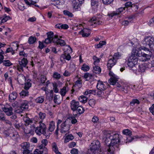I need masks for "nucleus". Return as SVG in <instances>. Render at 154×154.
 Here are the masks:
<instances>
[{"label": "nucleus", "mask_w": 154, "mask_h": 154, "mask_svg": "<svg viewBox=\"0 0 154 154\" xmlns=\"http://www.w3.org/2000/svg\"><path fill=\"white\" fill-rule=\"evenodd\" d=\"M10 17L9 16H5L3 17L2 19L1 20V23H4L5 22H6L8 20L10 19Z\"/></svg>", "instance_id": "680f3d73"}, {"label": "nucleus", "mask_w": 154, "mask_h": 154, "mask_svg": "<svg viewBox=\"0 0 154 154\" xmlns=\"http://www.w3.org/2000/svg\"><path fill=\"white\" fill-rule=\"evenodd\" d=\"M84 0H73V8L76 10H79L80 6Z\"/></svg>", "instance_id": "9d476101"}, {"label": "nucleus", "mask_w": 154, "mask_h": 154, "mask_svg": "<svg viewBox=\"0 0 154 154\" xmlns=\"http://www.w3.org/2000/svg\"><path fill=\"white\" fill-rule=\"evenodd\" d=\"M154 38L151 36L146 37L144 39V44H146V45L149 46L151 50L153 49L154 46Z\"/></svg>", "instance_id": "20e7f679"}, {"label": "nucleus", "mask_w": 154, "mask_h": 154, "mask_svg": "<svg viewBox=\"0 0 154 154\" xmlns=\"http://www.w3.org/2000/svg\"><path fill=\"white\" fill-rule=\"evenodd\" d=\"M39 118L42 120H43L45 118L46 114L45 113L40 112L39 114Z\"/></svg>", "instance_id": "69168bd1"}, {"label": "nucleus", "mask_w": 154, "mask_h": 154, "mask_svg": "<svg viewBox=\"0 0 154 154\" xmlns=\"http://www.w3.org/2000/svg\"><path fill=\"white\" fill-rule=\"evenodd\" d=\"M61 122L62 121L60 119H59L57 122V128L55 131V133L57 135L58 134L59 125L61 123Z\"/></svg>", "instance_id": "49530a36"}, {"label": "nucleus", "mask_w": 154, "mask_h": 154, "mask_svg": "<svg viewBox=\"0 0 154 154\" xmlns=\"http://www.w3.org/2000/svg\"><path fill=\"white\" fill-rule=\"evenodd\" d=\"M31 80L29 79H28L26 83H25L24 89L25 90H28L32 86V83L30 82Z\"/></svg>", "instance_id": "c85d7f7f"}, {"label": "nucleus", "mask_w": 154, "mask_h": 154, "mask_svg": "<svg viewBox=\"0 0 154 154\" xmlns=\"http://www.w3.org/2000/svg\"><path fill=\"white\" fill-rule=\"evenodd\" d=\"M93 59L94 60V64L95 65H97L100 61V59L95 56H93Z\"/></svg>", "instance_id": "8fccbe9b"}, {"label": "nucleus", "mask_w": 154, "mask_h": 154, "mask_svg": "<svg viewBox=\"0 0 154 154\" xmlns=\"http://www.w3.org/2000/svg\"><path fill=\"white\" fill-rule=\"evenodd\" d=\"M44 100V98L43 97H40L37 98L35 100L37 103H42Z\"/></svg>", "instance_id": "79ce46f5"}, {"label": "nucleus", "mask_w": 154, "mask_h": 154, "mask_svg": "<svg viewBox=\"0 0 154 154\" xmlns=\"http://www.w3.org/2000/svg\"><path fill=\"white\" fill-rule=\"evenodd\" d=\"M52 146L53 150L55 153L56 154H61V153L59 151L57 144L55 143H52Z\"/></svg>", "instance_id": "393cba45"}, {"label": "nucleus", "mask_w": 154, "mask_h": 154, "mask_svg": "<svg viewBox=\"0 0 154 154\" xmlns=\"http://www.w3.org/2000/svg\"><path fill=\"white\" fill-rule=\"evenodd\" d=\"M27 63V59L25 58H23L22 59L21 61L19 62V64L17 65V70L19 71H23V67H26Z\"/></svg>", "instance_id": "0eeeda50"}, {"label": "nucleus", "mask_w": 154, "mask_h": 154, "mask_svg": "<svg viewBox=\"0 0 154 154\" xmlns=\"http://www.w3.org/2000/svg\"><path fill=\"white\" fill-rule=\"evenodd\" d=\"M50 95L51 98H53V92L51 91L50 93ZM53 100L54 102L57 104H59L61 102V99H60V96L58 95H55L53 97Z\"/></svg>", "instance_id": "f8f14e48"}, {"label": "nucleus", "mask_w": 154, "mask_h": 154, "mask_svg": "<svg viewBox=\"0 0 154 154\" xmlns=\"http://www.w3.org/2000/svg\"><path fill=\"white\" fill-rule=\"evenodd\" d=\"M81 69L85 72H87L89 69V67L88 65L84 64L82 66Z\"/></svg>", "instance_id": "37998d69"}, {"label": "nucleus", "mask_w": 154, "mask_h": 154, "mask_svg": "<svg viewBox=\"0 0 154 154\" xmlns=\"http://www.w3.org/2000/svg\"><path fill=\"white\" fill-rule=\"evenodd\" d=\"M46 80V78L45 76L43 75H41L40 78V81L41 83L43 84L45 83Z\"/></svg>", "instance_id": "e2e57ef3"}, {"label": "nucleus", "mask_w": 154, "mask_h": 154, "mask_svg": "<svg viewBox=\"0 0 154 154\" xmlns=\"http://www.w3.org/2000/svg\"><path fill=\"white\" fill-rule=\"evenodd\" d=\"M26 4L29 6L32 5H34L35 7H38V6L36 4V2L32 0H24Z\"/></svg>", "instance_id": "5701e85b"}, {"label": "nucleus", "mask_w": 154, "mask_h": 154, "mask_svg": "<svg viewBox=\"0 0 154 154\" xmlns=\"http://www.w3.org/2000/svg\"><path fill=\"white\" fill-rule=\"evenodd\" d=\"M125 8H128L129 7H131L132 6V4L131 2H127L125 4Z\"/></svg>", "instance_id": "0e129e2a"}, {"label": "nucleus", "mask_w": 154, "mask_h": 154, "mask_svg": "<svg viewBox=\"0 0 154 154\" xmlns=\"http://www.w3.org/2000/svg\"><path fill=\"white\" fill-rule=\"evenodd\" d=\"M91 7L94 11H96L98 5V0H91Z\"/></svg>", "instance_id": "f3484780"}, {"label": "nucleus", "mask_w": 154, "mask_h": 154, "mask_svg": "<svg viewBox=\"0 0 154 154\" xmlns=\"http://www.w3.org/2000/svg\"><path fill=\"white\" fill-rule=\"evenodd\" d=\"M66 86H64L63 88L60 89V93L62 96L63 97L64 96L66 92Z\"/></svg>", "instance_id": "c9c22d12"}, {"label": "nucleus", "mask_w": 154, "mask_h": 154, "mask_svg": "<svg viewBox=\"0 0 154 154\" xmlns=\"http://www.w3.org/2000/svg\"><path fill=\"white\" fill-rule=\"evenodd\" d=\"M79 151L77 149L75 148H73L70 151V153L72 154H78Z\"/></svg>", "instance_id": "338daca9"}, {"label": "nucleus", "mask_w": 154, "mask_h": 154, "mask_svg": "<svg viewBox=\"0 0 154 154\" xmlns=\"http://www.w3.org/2000/svg\"><path fill=\"white\" fill-rule=\"evenodd\" d=\"M93 68L94 70V71L96 74H99L101 72V68L98 66L95 65L93 66Z\"/></svg>", "instance_id": "72a5a7b5"}, {"label": "nucleus", "mask_w": 154, "mask_h": 154, "mask_svg": "<svg viewBox=\"0 0 154 154\" xmlns=\"http://www.w3.org/2000/svg\"><path fill=\"white\" fill-rule=\"evenodd\" d=\"M10 137L13 140H17V138L19 137V135L17 133L15 134L13 133L10 135Z\"/></svg>", "instance_id": "864d4df0"}, {"label": "nucleus", "mask_w": 154, "mask_h": 154, "mask_svg": "<svg viewBox=\"0 0 154 154\" xmlns=\"http://www.w3.org/2000/svg\"><path fill=\"white\" fill-rule=\"evenodd\" d=\"M109 139L111 140V141L110 144H109L108 146V154H114V152L115 150L119 149V145L121 140L120 136L117 134H115L112 135L108 134L106 136V141H109Z\"/></svg>", "instance_id": "f257e3e1"}, {"label": "nucleus", "mask_w": 154, "mask_h": 154, "mask_svg": "<svg viewBox=\"0 0 154 154\" xmlns=\"http://www.w3.org/2000/svg\"><path fill=\"white\" fill-rule=\"evenodd\" d=\"M53 77L57 79H59L60 78L61 76L60 74L57 72H54L53 75Z\"/></svg>", "instance_id": "bf43d9fd"}, {"label": "nucleus", "mask_w": 154, "mask_h": 154, "mask_svg": "<svg viewBox=\"0 0 154 154\" xmlns=\"http://www.w3.org/2000/svg\"><path fill=\"white\" fill-rule=\"evenodd\" d=\"M82 86V80H77L75 82L74 87H78L79 88H81Z\"/></svg>", "instance_id": "e433bc0d"}, {"label": "nucleus", "mask_w": 154, "mask_h": 154, "mask_svg": "<svg viewBox=\"0 0 154 154\" xmlns=\"http://www.w3.org/2000/svg\"><path fill=\"white\" fill-rule=\"evenodd\" d=\"M139 69L138 71L140 72H143L145 71L146 67L143 65H140L139 66Z\"/></svg>", "instance_id": "5fc2aeb1"}, {"label": "nucleus", "mask_w": 154, "mask_h": 154, "mask_svg": "<svg viewBox=\"0 0 154 154\" xmlns=\"http://www.w3.org/2000/svg\"><path fill=\"white\" fill-rule=\"evenodd\" d=\"M123 133L126 135L131 136L132 135V133L131 131L128 129H125L123 131Z\"/></svg>", "instance_id": "4c0bfd02"}, {"label": "nucleus", "mask_w": 154, "mask_h": 154, "mask_svg": "<svg viewBox=\"0 0 154 154\" xmlns=\"http://www.w3.org/2000/svg\"><path fill=\"white\" fill-rule=\"evenodd\" d=\"M40 154H48V149L47 148H45L43 150H40Z\"/></svg>", "instance_id": "774afa93"}, {"label": "nucleus", "mask_w": 154, "mask_h": 154, "mask_svg": "<svg viewBox=\"0 0 154 154\" xmlns=\"http://www.w3.org/2000/svg\"><path fill=\"white\" fill-rule=\"evenodd\" d=\"M63 13L64 15L69 17H72L73 16V14L67 10H64L63 11Z\"/></svg>", "instance_id": "a18cd8bd"}, {"label": "nucleus", "mask_w": 154, "mask_h": 154, "mask_svg": "<svg viewBox=\"0 0 154 154\" xmlns=\"http://www.w3.org/2000/svg\"><path fill=\"white\" fill-rule=\"evenodd\" d=\"M135 103L139 104L140 103V101L137 99H133L130 103L132 106H134Z\"/></svg>", "instance_id": "13d9d810"}, {"label": "nucleus", "mask_w": 154, "mask_h": 154, "mask_svg": "<svg viewBox=\"0 0 154 154\" xmlns=\"http://www.w3.org/2000/svg\"><path fill=\"white\" fill-rule=\"evenodd\" d=\"M89 22L91 26L99 25L102 23V19L95 17H94L89 20Z\"/></svg>", "instance_id": "423d86ee"}, {"label": "nucleus", "mask_w": 154, "mask_h": 154, "mask_svg": "<svg viewBox=\"0 0 154 154\" xmlns=\"http://www.w3.org/2000/svg\"><path fill=\"white\" fill-rule=\"evenodd\" d=\"M99 118L96 116H94L92 119V121L94 123H97L99 122Z\"/></svg>", "instance_id": "4d7b16f0"}, {"label": "nucleus", "mask_w": 154, "mask_h": 154, "mask_svg": "<svg viewBox=\"0 0 154 154\" xmlns=\"http://www.w3.org/2000/svg\"><path fill=\"white\" fill-rule=\"evenodd\" d=\"M39 126L37 127L35 130V133L38 135H40L42 134L47 136L46 133V127L44 123L42 122V121L39 122Z\"/></svg>", "instance_id": "7ed1b4c3"}, {"label": "nucleus", "mask_w": 154, "mask_h": 154, "mask_svg": "<svg viewBox=\"0 0 154 154\" xmlns=\"http://www.w3.org/2000/svg\"><path fill=\"white\" fill-rule=\"evenodd\" d=\"M74 139V137L72 134H70L67 136L64 140L65 143L68 142L69 141L72 140Z\"/></svg>", "instance_id": "2f4dec72"}, {"label": "nucleus", "mask_w": 154, "mask_h": 154, "mask_svg": "<svg viewBox=\"0 0 154 154\" xmlns=\"http://www.w3.org/2000/svg\"><path fill=\"white\" fill-rule=\"evenodd\" d=\"M76 111L77 114L75 115V116H77V114H81L83 113H84V109L80 106H79L77 109L76 110Z\"/></svg>", "instance_id": "cd10ccee"}, {"label": "nucleus", "mask_w": 154, "mask_h": 154, "mask_svg": "<svg viewBox=\"0 0 154 154\" xmlns=\"http://www.w3.org/2000/svg\"><path fill=\"white\" fill-rule=\"evenodd\" d=\"M3 64L4 65L6 66H9L12 65L13 64L11 62L10 60H5L4 61Z\"/></svg>", "instance_id": "a19ab883"}, {"label": "nucleus", "mask_w": 154, "mask_h": 154, "mask_svg": "<svg viewBox=\"0 0 154 154\" xmlns=\"http://www.w3.org/2000/svg\"><path fill=\"white\" fill-rule=\"evenodd\" d=\"M96 94V90H86L84 93V94L87 95L88 94H92L95 95Z\"/></svg>", "instance_id": "c756f323"}, {"label": "nucleus", "mask_w": 154, "mask_h": 154, "mask_svg": "<svg viewBox=\"0 0 154 154\" xmlns=\"http://www.w3.org/2000/svg\"><path fill=\"white\" fill-rule=\"evenodd\" d=\"M55 128V123L53 121H51L49 125L48 130L50 132H52Z\"/></svg>", "instance_id": "b1692460"}, {"label": "nucleus", "mask_w": 154, "mask_h": 154, "mask_svg": "<svg viewBox=\"0 0 154 154\" xmlns=\"http://www.w3.org/2000/svg\"><path fill=\"white\" fill-rule=\"evenodd\" d=\"M137 63H134L131 61V60H128V65L129 67L131 68L133 67L134 66H135V65Z\"/></svg>", "instance_id": "6e6d98bb"}, {"label": "nucleus", "mask_w": 154, "mask_h": 154, "mask_svg": "<svg viewBox=\"0 0 154 154\" xmlns=\"http://www.w3.org/2000/svg\"><path fill=\"white\" fill-rule=\"evenodd\" d=\"M128 60H131V61L134 63H137L138 58L136 56L132 54V53L131 55L130 56Z\"/></svg>", "instance_id": "a878e982"}, {"label": "nucleus", "mask_w": 154, "mask_h": 154, "mask_svg": "<svg viewBox=\"0 0 154 154\" xmlns=\"http://www.w3.org/2000/svg\"><path fill=\"white\" fill-rule=\"evenodd\" d=\"M17 79L19 83L21 85H23L24 83L25 82V77L22 74L18 75L17 77Z\"/></svg>", "instance_id": "dca6fc26"}, {"label": "nucleus", "mask_w": 154, "mask_h": 154, "mask_svg": "<svg viewBox=\"0 0 154 154\" xmlns=\"http://www.w3.org/2000/svg\"><path fill=\"white\" fill-rule=\"evenodd\" d=\"M107 83L99 80L97 85V88L100 91H104L107 88Z\"/></svg>", "instance_id": "1a4fd4ad"}, {"label": "nucleus", "mask_w": 154, "mask_h": 154, "mask_svg": "<svg viewBox=\"0 0 154 154\" xmlns=\"http://www.w3.org/2000/svg\"><path fill=\"white\" fill-rule=\"evenodd\" d=\"M36 40V38L35 37L31 36L30 37L29 39V44H32L35 42Z\"/></svg>", "instance_id": "58836bf2"}, {"label": "nucleus", "mask_w": 154, "mask_h": 154, "mask_svg": "<svg viewBox=\"0 0 154 154\" xmlns=\"http://www.w3.org/2000/svg\"><path fill=\"white\" fill-rule=\"evenodd\" d=\"M132 53L137 57H140L142 55H143V53L144 52L142 51L141 49L139 48L138 49L133 50Z\"/></svg>", "instance_id": "6ab92c4d"}, {"label": "nucleus", "mask_w": 154, "mask_h": 154, "mask_svg": "<svg viewBox=\"0 0 154 154\" xmlns=\"http://www.w3.org/2000/svg\"><path fill=\"white\" fill-rule=\"evenodd\" d=\"M48 37L45 40V43L46 44L53 43L57 45L63 46L66 45L65 41L58 38L57 35H54V33L49 32L47 33Z\"/></svg>", "instance_id": "f03ea898"}, {"label": "nucleus", "mask_w": 154, "mask_h": 154, "mask_svg": "<svg viewBox=\"0 0 154 154\" xmlns=\"http://www.w3.org/2000/svg\"><path fill=\"white\" fill-rule=\"evenodd\" d=\"M116 61L113 58H111L108 60L107 63V67L108 69L110 70L111 68L116 63Z\"/></svg>", "instance_id": "ddd939ff"}, {"label": "nucleus", "mask_w": 154, "mask_h": 154, "mask_svg": "<svg viewBox=\"0 0 154 154\" xmlns=\"http://www.w3.org/2000/svg\"><path fill=\"white\" fill-rule=\"evenodd\" d=\"M125 7H121L119 8L116 10V13H115V15H118L121 13L124 10H125Z\"/></svg>", "instance_id": "603ef678"}, {"label": "nucleus", "mask_w": 154, "mask_h": 154, "mask_svg": "<svg viewBox=\"0 0 154 154\" xmlns=\"http://www.w3.org/2000/svg\"><path fill=\"white\" fill-rule=\"evenodd\" d=\"M119 78L117 77L111 78L109 80V82L110 85H115L118 80Z\"/></svg>", "instance_id": "bb28decb"}, {"label": "nucleus", "mask_w": 154, "mask_h": 154, "mask_svg": "<svg viewBox=\"0 0 154 154\" xmlns=\"http://www.w3.org/2000/svg\"><path fill=\"white\" fill-rule=\"evenodd\" d=\"M87 98L83 95L80 96L79 98V101L83 103H85L87 102Z\"/></svg>", "instance_id": "f704fd0d"}, {"label": "nucleus", "mask_w": 154, "mask_h": 154, "mask_svg": "<svg viewBox=\"0 0 154 154\" xmlns=\"http://www.w3.org/2000/svg\"><path fill=\"white\" fill-rule=\"evenodd\" d=\"M80 33L83 37H87L90 34V30L87 28H84L80 32Z\"/></svg>", "instance_id": "a211bd4d"}, {"label": "nucleus", "mask_w": 154, "mask_h": 154, "mask_svg": "<svg viewBox=\"0 0 154 154\" xmlns=\"http://www.w3.org/2000/svg\"><path fill=\"white\" fill-rule=\"evenodd\" d=\"M88 103L90 106L93 107L95 103V100L93 99H90L88 101Z\"/></svg>", "instance_id": "09e8293b"}, {"label": "nucleus", "mask_w": 154, "mask_h": 154, "mask_svg": "<svg viewBox=\"0 0 154 154\" xmlns=\"http://www.w3.org/2000/svg\"><path fill=\"white\" fill-rule=\"evenodd\" d=\"M100 146V143L98 140L94 141L90 146V149L91 152L94 153L98 150Z\"/></svg>", "instance_id": "39448f33"}, {"label": "nucleus", "mask_w": 154, "mask_h": 154, "mask_svg": "<svg viewBox=\"0 0 154 154\" xmlns=\"http://www.w3.org/2000/svg\"><path fill=\"white\" fill-rule=\"evenodd\" d=\"M17 94L16 92H13L9 96V100L11 102L14 101L17 98Z\"/></svg>", "instance_id": "4be33fe9"}, {"label": "nucleus", "mask_w": 154, "mask_h": 154, "mask_svg": "<svg viewBox=\"0 0 154 154\" xmlns=\"http://www.w3.org/2000/svg\"><path fill=\"white\" fill-rule=\"evenodd\" d=\"M150 56L143 53L139 58V60L142 61H146L149 60L150 58Z\"/></svg>", "instance_id": "412c9836"}, {"label": "nucleus", "mask_w": 154, "mask_h": 154, "mask_svg": "<svg viewBox=\"0 0 154 154\" xmlns=\"http://www.w3.org/2000/svg\"><path fill=\"white\" fill-rule=\"evenodd\" d=\"M129 86L128 85H126L125 86H122L121 90L124 91L125 92L127 93V91L129 90Z\"/></svg>", "instance_id": "052dcab7"}, {"label": "nucleus", "mask_w": 154, "mask_h": 154, "mask_svg": "<svg viewBox=\"0 0 154 154\" xmlns=\"http://www.w3.org/2000/svg\"><path fill=\"white\" fill-rule=\"evenodd\" d=\"M134 137H132L130 136L128 137L126 139V141H123L122 140V144H123L124 143H128L132 141L134 139Z\"/></svg>", "instance_id": "c03bdc74"}, {"label": "nucleus", "mask_w": 154, "mask_h": 154, "mask_svg": "<svg viewBox=\"0 0 154 154\" xmlns=\"http://www.w3.org/2000/svg\"><path fill=\"white\" fill-rule=\"evenodd\" d=\"M22 150L23 151L27 150L30 149V144L28 142H24L21 144Z\"/></svg>", "instance_id": "aec40b11"}, {"label": "nucleus", "mask_w": 154, "mask_h": 154, "mask_svg": "<svg viewBox=\"0 0 154 154\" xmlns=\"http://www.w3.org/2000/svg\"><path fill=\"white\" fill-rule=\"evenodd\" d=\"M70 104L71 109L73 112L76 111L77 108L80 106L79 102L75 100H72Z\"/></svg>", "instance_id": "9b49d317"}, {"label": "nucleus", "mask_w": 154, "mask_h": 154, "mask_svg": "<svg viewBox=\"0 0 154 154\" xmlns=\"http://www.w3.org/2000/svg\"><path fill=\"white\" fill-rule=\"evenodd\" d=\"M69 129V125L66 121L60 125V131L62 133H65L68 132Z\"/></svg>", "instance_id": "6e6552de"}, {"label": "nucleus", "mask_w": 154, "mask_h": 154, "mask_svg": "<svg viewBox=\"0 0 154 154\" xmlns=\"http://www.w3.org/2000/svg\"><path fill=\"white\" fill-rule=\"evenodd\" d=\"M71 58V57L69 54L65 52L64 54H62L60 57V60L62 62L65 61V59L69 60Z\"/></svg>", "instance_id": "4468645a"}, {"label": "nucleus", "mask_w": 154, "mask_h": 154, "mask_svg": "<svg viewBox=\"0 0 154 154\" xmlns=\"http://www.w3.org/2000/svg\"><path fill=\"white\" fill-rule=\"evenodd\" d=\"M121 57V54L119 52H117L114 54L112 58L116 61L117 60L119 59Z\"/></svg>", "instance_id": "ea45409f"}, {"label": "nucleus", "mask_w": 154, "mask_h": 154, "mask_svg": "<svg viewBox=\"0 0 154 154\" xmlns=\"http://www.w3.org/2000/svg\"><path fill=\"white\" fill-rule=\"evenodd\" d=\"M1 51L0 52V64L2 63H3L4 61L3 59L4 58V57L3 54L4 53V51L2 50H1Z\"/></svg>", "instance_id": "3c124183"}, {"label": "nucleus", "mask_w": 154, "mask_h": 154, "mask_svg": "<svg viewBox=\"0 0 154 154\" xmlns=\"http://www.w3.org/2000/svg\"><path fill=\"white\" fill-rule=\"evenodd\" d=\"M2 109L5 114L8 116H11L13 114V108L11 106L9 108L4 107L2 108Z\"/></svg>", "instance_id": "2eb2a0df"}, {"label": "nucleus", "mask_w": 154, "mask_h": 154, "mask_svg": "<svg viewBox=\"0 0 154 154\" xmlns=\"http://www.w3.org/2000/svg\"><path fill=\"white\" fill-rule=\"evenodd\" d=\"M53 2L51 4L54 5H60L61 4V1L62 0H51Z\"/></svg>", "instance_id": "de8ad7c7"}, {"label": "nucleus", "mask_w": 154, "mask_h": 154, "mask_svg": "<svg viewBox=\"0 0 154 154\" xmlns=\"http://www.w3.org/2000/svg\"><path fill=\"white\" fill-rule=\"evenodd\" d=\"M20 94L21 97H23L29 96V93L28 90L24 89V90H22L20 93Z\"/></svg>", "instance_id": "7c9ffc66"}, {"label": "nucleus", "mask_w": 154, "mask_h": 154, "mask_svg": "<svg viewBox=\"0 0 154 154\" xmlns=\"http://www.w3.org/2000/svg\"><path fill=\"white\" fill-rule=\"evenodd\" d=\"M28 107V105L26 102L22 103L20 106V108L22 110L27 109Z\"/></svg>", "instance_id": "473e14b6"}]
</instances>
